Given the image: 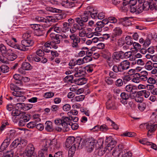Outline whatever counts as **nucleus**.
Listing matches in <instances>:
<instances>
[{"instance_id": "obj_32", "label": "nucleus", "mask_w": 157, "mask_h": 157, "mask_svg": "<svg viewBox=\"0 0 157 157\" xmlns=\"http://www.w3.org/2000/svg\"><path fill=\"white\" fill-rule=\"evenodd\" d=\"M103 142L104 140L103 139L100 138L98 139L96 143L95 147L97 148L102 147Z\"/></svg>"}, {"instance_id": "obj_58", "label": "nucleus", "mask_w": 157, "mask_h": 157, "mask_svg": "<svg viewBox=\"0 0 157 157\" xmlns=\"http://www.w3.org/2000/svg\"><path fill=\"white\" fill-rule=\"evenodd\" d=\"M36 124V121L30 122L27 124L26 126L29 128H33L35 127Z\"/></svg>"}, {"instance_id": "obj_54", "label": "nucleus", "mask_w": 157, "mask_h": 157, "mask_svg": "<svg viewBox=\"0 0 157 157\" xmlns=\"http://www.w3.org/2000/svg\"><path fill=\"white\" fill-rule=\"evenodd\" d=\"M146 104L143 103L139 104L138 105V109L141 111H143L146 108Z\"/></svg>"}, {"instance_id": "obj_42", "label": "nucleus", "mask_w": 157, "mask_h": 157, "mask_svg": "<svg viewBox=\"0 0 157 157\" xmlns=\"http://www.w3.org/2000/svg\"><path fill=\"white\" fill-rule=\"evenodd\" d=\"M126 44L128 45H131L133 44V41L131 36H127L125 38Z\"/></svg>"}, {"instance_id": "obj_43", "label": "nucleus", "mask_w": 157, "mask_h": 157, "mask_svg": "<svg viewBox=\"0 0 157 157\" xmlns=\"http://www.w3.org/2000/svg\"><path fill=\"white\" fill-rule=\"evenodd\" d=\"M77 84L78 85H82L86 83L87 81L84 78L78 79L76 81Z\"/></svg>"}, {"instance_id": "obj_24", "label": "nucleus", "mask_w": 157, "mask_h": 157, "mask_svg": "<svg viewBox=\"0 0 157 157\" xmlns=\"http://www.w3.org/2000/svg\"><path fill=\"white\" fill-rule=\"evenodd\" d=\"M94 67V66L93 65L87 66L83 69L84 72L86 73H90L93 71Z\"/></svg>"}, {"instance_id": "obj_37", "label": "nucleus", "mask_w": 157, "mask_h": 157, "mask_svg": "<svg viewBox=\"0 0 157 157\" xmlns=\"http://www.w3.org/2000/svg\"><path fill=\"white\" fill-rule=\"evenodd\" d=\"M14 79L16 80L17 81V82H16V83L18 84H19L20 85H21L22 84V82L20 80L21 79V75L18 74H15L13 76Z\"/></svg>"}, {"instance_id": "obj_2", "label": "nucleus", "mask_w": 157, "mask_h": 157, "mask_svg": "<svg viewBox=\"0 0 157 157\" xmlns=\"http://www.w3.org/2000/svg\"><path fill=\"white\" fill-rule=\"evenodd\" d=\"M90 17L87 10L85 11L84 14L82 15L81 18L77 17L75 18V21L81 26H83L84 25V23L86 22Z\"/></svg>"}, {"instance_id": "obj_41", "label": "nucleus", "mask_w": 157, "mask_h": 157, "mask_svg": "<svg viewBox=\"0 0 157 157\" xmlns=\"http://www.w3.org/2000/svg\"><path fill=\"white\" fill-rule=\"evenodd\" d=\"M60 35L56 34L55 35L53 39V42L56 44H59L60 43V40L61 39Z\"/></svg>"}, {"instance_id": "obj_29", "label": "nucleus", "mask_w": 157, "mask_h": 157, "mask_svg": "<svg viewBox=\"0 0 157 157\" xmlns=\"http://www.w3.org/2000/svg\"><path fill=\"white\" fill-rule=\"evenodd\" d=\"M136 86L129 84L125 86V90L126 91L131 93L133 92V90L136 89Z\"/></svg>"}, {"instance_id": "obj_35", "label": "nucleus", "mask_w": 157, "mask_h": 157, "mask_svg": "<svg viewBox=\"0 0 157 157\" xmlns=\"http://www.w3.org/2000/svg\"><path fill=\"white\" fill-rule=\"evenodd\" d=\"M152 0H138L140 4H142L143 3V4L145 6V8L147 9H148V6L149 4V2L152 1Z\"/></svg>"}, {"instance_id": "obj_64", "label": "nucleus", "mask_w": 157, "mask_h": 157, "mask_svg": "<svg viewBox=\"0 0 157 157\" xmlns=\"http://www.w3.org/2000/svg\"><path fill=\"white\" fill-rule=\"evenodd\" d=\"M105 81L108 85H111L113 82V81L109 77H108L105 78Z\"/></svg>"}, {"instance_id": "obj_60", "label": "nucleus", "mask_w": 157, "mask_h": 157, "mask_svg": "<svg viewBox=\"0 0 157 157\" xmlns=\"http://www.w3.org/2000/svg\"><path fill=\"white\" fill-rule=\"evenodd\" d=\"M121 99L128 100L129 98V95L125 92L121 93L120 95Z\"/></svg>"}, {"instance_id": "obj_15", "label": "nucleus", "mask_w": 157, "mask_h": 157, "mask_svg": "<svg viewBox=\"0 0 157 157\" xmlns=\"http://www.w3.org/2000/svg\"><path fill=\"white\" fill-rule=\"evenodd\" d=\"M51 140L49 139L44 140L42 141V148L41 149L43 151L48 152V148L49 147H51Z\"/></svg>"}, {"instance_id": "obj_7", "label": "nucleus", "mask_w": 157, "mask_h": 157, "mask_svg": "<svg viewBox=\"0 0 157 157\" xmlns=\"http://www.w3.org/2000/svg\"><path fill=\"white\" fill-rule=\"evenodd\" d=\"M22 112L18 109H15L13 110L11 113L12 116V118L14 122H17V121L21 118Z\"/></svg>"}, {"instance_id": "obj_44", "label": "nucleus", "mask_w": 157, "mask_h": 157, "mask_svg": "<svg viewBox=\"0 0 157 157\" xmlns=\"http://www.w3.org/2000/svg\"><path fill=\"white\" fill-rule=\"evenodd\" d=\"M144 67L146 70L150 71L152 69V63L151 61H148L146 63Z\"/></svg>"}, {"instance_id": "obj_27", "label": "nucleus", "mask_w": 157, "mask_h": 157, "mask_svg": "<svg viewBox=\"0 0 157 157\" xmlns=\"http://www.w3.org/2000/svg\"><path fill=\"white\" fill-rule=\"evenodd\" d=\"M132 81L136 83H138L141 81L138 73H136L134 75L132 79Z\"/></svg>"}, {"instance_id": "obj_34", "label": "nucleus", "mask_w": 157, "mask_h": 157, "mask_svg": "<svg viewBox=\"0 0 157 157\" xmlns=\"http://www.w3.org/2000/svg\"><path fill=\"white\" fill-rule=\"evenodd\" d=\"M20 144L19 139L18 138L17 139L14 140L12 143L10 145V147L12 149L17 147V146Z\"/></svg>"}, {"instance_id": "obj_30", "label": "nucleus", "mask_w": 157, "mask_h": 157, "mask_svg": "<svg viewBox=\"0 0 157 157\" xmlns=\"http://www.w3.org/2000/svg\"><path fill=\"white\" fill-rule=\"evenodd\" d=\"M63 31L66 33L69 30L70 27L71 26L69 23L67 22H64L63 23Z\"/></svg>"}, {"instance_id": "obj_23", "label": "nucleus", "mask_w": 157, "mask_h": 157, "mask_svg": "<svg viewBox=\"0 0 157 157\" xmlns=\"http://www.w3.org/2000/svg\"><path fill=\"white\" fill-rule=\"evenodd\" d=\"M138 94L139 96H143L145 98H147L150 95V92L146 90H142L138 92Z\"/></svg>"}, {"instance_id": "obj_11", "label": "nucleus", "mask_w": 157, "mask_h": 157, "mask_svg": "<svg viewBox=\"0 0 157 157\" xmlns=\"http://www.w3.org/2000/svg\"><path fill=\"white\" fill-rule=\"evenodd\" d=\"M34 150L35 147L32 144H29L27 146L25 154L28 156L35 154L36 153H34Z\"/></svg>"}, {"instance_id": "obj_4", "label": "nucleus", "mask_w": 157, "mask_h": 157, "mask_svg": "<svg viewBox=\"0 0 157 157\" xmlns=\"http://www.w3.org/2000/svg\"><path fill=\"white\" fill-rule=\"evenodd\" d=\"M114 44L111 45V48L113 51H116L118 49V47H121L125 44V41L123 37H120L117 39V41L114 43H112Z\"/></svg>"}, {"instance_id": "obj_39", "label": "nucleus", "mask_w": 157, "mask_h": 157, "mask_svg": "<svg viewBox=\"0 0 157 157\" xmlns=\"http://www.w3.org/2000/svg\"><path fill=\"white\" fill-rule=\"evenodd\" d=\"M9 71V67L6 65H2L0 66V72H2L3 73L7 72Z\"/></svg>"}, {"instance_id": "obj_56", "label": "nucleus", "mask_w": 157, "mask_h": 157, "mask_svg": "<svg viewBox=\"0 0 157 157\" xmlns=\"http://www.w3.org/2000/svg\"><path fill=\"white\" fill-rule=\"evenodd\" d=\"M46 22H44L47 23V22H54L55 21V18L52 16H47L46 17Z\"/></svg>"}, {"instance_id": "obj_51", "label": "nucleus", "mask_w": 157, "mask_h": 157, "mask_svg": "<svg viewBox=\"0 0 157 157\" xmlns=\"http://www.w3.org/2000/svg\"><path fill=\"white\" fill-rule=\"evenodd\" d=\"M74 78L73 75H69L66 76L64 78V82H71Z\"/></svg>"}, {"instance_id": "obj_33", "label": "nucleus", "mask_w": 157, "mask_h": 157, "mask_svg": "<svg viewBox=\"0 0 157 157\" xmlns=\"http://www.w3.org/2000/svg\"><path fill=\"white\" fill-rule=\"evenodd\" d=\"M98 149V155L99 156H102L105 152L107 148L105 147L103 148V147H100Z\"/></svg>"}, {"instance_id": "obj_57", "label": "nucleus", "mask_w": 157, "mask_h": 157, "mask_svg": "<svg viewBox=\"0 0 157 157\" xmlns=\"http://www.w3.org/2000/svg\"><path fill=\"white\" fill-rule=\"evenodd\" d=\"M13 90L14 91L13 93V95L16 97H21L22 95V93L19 91L17 90L16 88L13 89Z\"/></svg>"}, {"instance_id": "obj_28", "label": "nucleus", "mask_w": 157, "mask_h": 157, "mask_svg": "<svg viewBox=\"0 0 157 157\" xmlns=\"http://www.w3.org/2000/svg\"><path fill=\"white\" fill-rule=\"evenodd\" d=\"M145 6H144V4L142 5H138L136 8V13H141L144 10H147L149 9H147L145 7Z\"/></svg>"}, {"instance_id": "obj_10", "label": "nucleus", "mask_w": 157, "mask_h": 157, "mask_svg": "<svg viewBox=\"0 0 157 157\" xmlns=\"http://www.w3.org/2000/svg\"><path fill=\"white\" fill-rule=\"evenodd\" d=\"M5 54L7 56V59L9 61H13L17 57V55L11 49L8 48Z\"/></svg>"}, {"instance_id": "obj_9", "label": "nucleus", "mask_w": 157, "mask_h": 157, "mask_svg": "<svg viewBox=\"0 0 157 157\" xmlns=\"http://www.w3.org/2000/svg\"><path fill=\"white\" fill-rule=\"evenodd\" d=\"M71 123H63L61 126L56 127L55 129L56 131L60 132L62 130L64 132H67L69 131L71 128Z\"/></svg>"}, {"instance_id": "obj_1", "label": "nucleus", "mask_w": 157, "mask_h": 157, "mask_svg": "<svg viewBox=\"0 0 157 157\" xmlns=\"http://www.w3.org/2000/svg\"><path fill=\"white\" fill-rule=\"evenodd\" d=\"M81 139L79 137H77L75 138L74 136L69 137L66 140L65 146L67 148L71 147L68 151V155L72 157L74 154L76 148H78L79 146Z\"/></svg>"}, {"instance_id": "obj_47", "label": "nucleus", "mask_w": 157, "mask_h": 157, "mask_svg": "<svg viewBox=\"0 0 157 157\" xmlns=\"http://www.w3.org/2000/svg\"><path fill=\"white\" fill-rule=\"evenodd\" d=\"M66 16V15L65 13H58L56 14L55 18L57 20H59L64 19L65 18Z\"/></svg>"}, {"instance_id": "obj_3", "label": "nucleus", "mask_w": 157, "mask_h": 157, "mask_svg": "<svg viewBox=\"0 0 157 157\" xmlns=\"http://www.w3.org/2000/svg\"><path fill=\"white\" fill-rule=\"evenodd\" d=\"M122 33V31L120 27H116L115 28L113 31L112 34L111 36L110 42L112 43H114L116 42L117 38L120 36Z\"/></svg>"}, {"instance_id": "obj_17", "label": "nucleus", "mask_w": 157, "mask_h": 157, "mask_svg": "<svg viewBox=\"0 0 157 157\" xmlns=\"http://www.w3.org/2000/svg\"><path fill=\"white\" fill-rule=\"evenodd\" d=\"M97 142V140L94 139H92L90 140L87 143V146H86L88 147V150L90 151H91L95 147L96 143Z\"/></svg>"}, {"instance_id": "obj_18", "label": "nucleus", "mask_w": 157, "mask_h": 157, "mask_svg": "<svg viewBox=\"0 0 157 157\" xmlns=\"http://www.w3.org/2000/svg\"><path fill=\"white\" fill-rule=\"evenodd\" d=\"M138 73L141 81L145 82L148 79V73L147 71H143Z\"/></svg>"}, {"instance_id": "obj_21", "label": "nucleus", "mask_w": 157, "mask_h": 157, "mask_svg": "<svg viewBox=\"0 0 157 157\" xmlns=\"http://www.w3.org/2000/svg\"><path fill=\"white\" fill-rule=\"evenodd\" d=\"M45 129L48 132H52L53 130L52 122L50 121H47L45 124Z\"/></svg>"}, {"instance_id": "obj_14", "label": "nucleus", "mask_w": 157, "mask_h": 157, "mask_svg": "<svg viewBox=\"0 0 157 157\" xmlns=\"http://www.w3.org/2000/svg\"><path fill=\"white\" fill-rule=\"evenodd\" d=\"M34 41L31 39H25L22 40L21 41V44L22 45L25 47V48H26L27 49V50H28V48H27L26 47H29L33 46L34 44ZM23 48L21 47V48ZM23 48H24V47Z\"/></svg>"}, {"instance_id": "obj_49", "label": "nucleus", "mask_w": 157, "mask_h": 157, "mask_svg": "<svg viewBox=\"0 0 157 157\" xmlns=\"http://www.w3.org/2000/svg\"><path fill=\"white\" fill-rule=\"evenodd\" d=\"M132 44L134 47V49H135V51L136 52H137L140 49L141 46L139 43L135 42L133 43Z\"/></svg>"}, {"instance_id": "obj_53", "label": "nucleus", "mask_w": 157, "mask_h": 157, "mask_svg": "<svg viewBox=\"0 0 157 157\" xmlns=\"http://www.w3.org/2000/svg\"><path fill=\"white\" fill-rule=\"evenodd\" d=\"M54 123L56 125L58 126H61L63 123L62 119L58 118L55 120Z\"/></svg>"}, {"instance_id": "obj_22", "label": "nucleus", "mask_w": 157, "mask_h": 157, "mask_svg": "<svg viewBox=\"0 0 157 157\" xmlns=\"http://www.w3.org/2000/svg\"><path fill=\"white\" fill-rule=\"evenodd\" d=\"M147 129L148 130L149 132L152 133L154 132L157 128V124H155L153 125L149 124H146Z\"/></svg>"}, {"instance_id": "obj_50", "label": "nucleus", "mask_w": 157, "mask_h": 157, "mask_svg": "<svg viewBox=\"0 0 157 157\" xmlns=\"http://www.w3.org/2000/svg\"><path fill=\"white\" fill-rule=\"evenodd\" d=\"M46 9L47 10L52 13H58L60 10L59 9L50 7H47Z\"/></svg>"}, {"instance_id": "obj_13", "label": "nucleus", "mask_w": 157, "mask_h": 157, "mask_svg": "<svg viewBox=\"0 0 157 157\" xmlns=\"http://www.w3.org/2000/svg\"><path fill=\"white\" fill-rule=\"evenodd\" d=\"M73 73L75 77H78L84 74V70L80 67H76L73 69Z\"/></svg>"}, {"instance_id": "obj_26", "label": "nucleus", "mask_w": 157, "mask_h": 157, "mask_svg": "<svg viewBox=\"0 0 157 157\" xmlns=\"http://www.w3.org/2000/svg\"><path fill=\"white\" fill-rule=\"evenodd\" d=\"M149 4L148 6V9L152 10L155 9L157 10V0H152V1L149 2Z\"/></svg>"}, {"instance_id": "obj_12", "label": "nucleus", "mask_w": 157, "mask_h": 157, "mask_svg": "<svg viewBox=\"0 0 157 157\" xmlns=\"http://www.w3.org/2000/svg\"><path fill=\"white\" fill-rule=\"evenodd\" d=\"M5 42L8 45L14 48L17 49L22 51H26L27 50V49L26 48H21L20 46L13 43L9 39L5 40Z\"/></svg>"}, {"instance_id": "obj_48", "label": "nucleus", "mask_w": 157, "mask_h": 157, "mask_svg": "<svg viewBox=\"0 0 157 157\" xmlns=\"http://www.w3.org/2000/svg\"><path fill=\"white\" fill-rule=\"evenodd\" d=\"M48 152L43 151L42 149L39 151L38 157H47Z\"/></svg>"}, {"instance_id": "obj_5", "label": "nucleus", "mask_w": 157, "mask_h": 157, "mask_svg": "<svg viewBox=\"0 0 157 157\" xmlns=\"http://www.w3.org/2000/svg\"><path fill=\"white\" fill-rule=\"evenodd\" d=\"M32 67L30 64L27 62H23L21 67L18 69L19 73L22 75L26 74V71H29L32 69Z\"/></svg>"}, {"instance_id": "obj_55", "label": "nucleus", "mask_w": 157, "mask_h": 157, "mask_svg": "<svg viewBox=\"0 0 157 157\" xmlns=\"http://www.w3.org/2000/svg\"><path fill=\"white\" fill-rule=\"evenodd\" d=\"M85 97V96L84 95H81L78 96H75V100L76 102H80L83 101Z\"/></svg>"}, {"instance_id": "obj_45", "label": "nucleus", "mask_w": 157, "mask_h": 157, "mask_svg": "<svg viewBox=\"0 0 157 157\" xmlns=\"http://www.w3.org/2000/svg\"><path fill=\"white\" fill-rule=\"evenodd\" d=\"M123 20H124L123 24L125 26H129L131 25V21L129 20L128 17H124L123 18Z\"/></svg>"}, {"instance_id": "obj_62", "label": "nucleus", "mask_w": 157, "mask_h": 157, "mask_svg": "<svg viewBox=\"0 0 157 157\" xmlns=\"http://www.w3.org/2000/svg\"><path fill=\"white\" fill-rule=\"evenodd\" d=\"M67 8H71L74 6L75 3L73 0H68Z\"/></svg>"}, {"instance_id": "obj_19", "label": "nucleus", "mask_w": 157, "mask_h": 157, "mask_svg": "<svg viewBox=\"0 0 157 157\" xmlns=\"http://www.w3.org/2000/svg\"><path fill=\"white\" fill-rule=\"evenodd\" d=\"M124 72V71L129 68L130 63L127 60H124L120 63Z\"/></svg>"}, {"instance_id": "obj_8", "label": "nucleus", "mask_w": 157, "mask_h": 157, "mask_svg": "<svg viewBox=\"0 0 157 157\" xmlns=\"http://www.w3.org/2000/svg\"><path fill=\"white\" fill-rule=\"evenodd\" d=\"M123 147L122 144H119L114 149L112 152V155L114 157L120 156L123 153Z\"/></svg>"}, {"instance_id": "obj_25", "label": "nucleus", "mask_w": 157, "mask_h": 157, "mask_svg": "<svg viewBox=\"0 0 157 157\" xmlns=\"http://www.w3.org/2000/svg\"><path fill=\"white\" fill-rule=\"evenodd\" d=\"M33 34L32 31L28 30L24 33L22 36L23 38L25 39H30L32 37Z\"/></svg>"}, {"instance_id": "obj_16", "label": "nucleus", "mask_w": 157, "mask_h": 157, "mask_svg": "<svg viewBox=\"0 0 157 157\" xmlns=\"http://www.w3.org/2000/svg\"><path fill=\"white\" fill-rule=\"evenodd\" d=\"M123 53L124 52L122 51L114 52L112 55L113 59L116 62H119L121 57V55H123Z\"/></svg>"}, {"instance_id": "obj_40", "label": "nucleus", "mask_w": 157, "mask_h": 157, "mask_svg": "<svg viewBox=\"0 0 157 157\" xmlns=\"http://www.w3.org/2000/svg\"><path fill=\"white\" fill-rule=\"evenodd\" d=\"M80 42V39H77L76 40L73 41L71 44V46L73 48H75L76 49H78L79 46L78 43Z\"/></svg>"}, {"instance_id": "obj_59", "label": "nucleus", "mask_w": 157, "mask_h": 157, "mask_svg": "<svg viewBox=\"0 0 157 157\" xmlns=\"http://www.w3.org/2000/svg\"><path fill=\"white\" fill-rule=\"evenodd\" d=\"M8 49L3 44H0V50L2 53L5 54Z\"/></svg>"}, {"instance_id": "obj_52", "label": "nucleus", "mask_w": 157, "mask_h": 157, "mask_svg": "<svg viewBox=\"0 0 157 157\" xmlns=\"http://www.w3.org/2000/svg\"><path fill=\"white\" fill-rule=\"evenodd\" d=\"M71 28L76 31L77 30L80 31L83 29V26H81L78 24V25L77 24H74L73 26Z\"/></svg>"}, {"instance_id": "obj_6", "label": "nucleus", "mask_w": 157, "mask_h": 157, "mask_svg": "<svg viewBox=\"0 0 157 157\" xmlns=\"http://www.w3.org/2000/svg\"><path fill=\"white\" fill-rule=\"evenodd\" d=\"M105 141L107 145L106 148L109 151H111L116 144V142L111 136L107 137Z\"/></svg>"}, {"instance_id": "obj_31", "label": "nucleus", "mask_w": 157, "mask_h": 157, "mask_svg": "<svg viewBox=\"0 0 157 157\" xmlns=\"http://www.w3.org/2000/svg\"><path fill=\"white\" fill-rule=\"evenodd\" d=\"M45 29L42 27L39 29L36 30L35 32V33L36 35L38 36H42L44 33Z\"/></svg>"}, {"instance_id": "obj_61", "label": "nucleus", "mask_w": 157, "mask_h": 157, "mask_svg": "<svg viewBox=\"0 0 157 157\" xmlns=\"http://www.w3.org/2000/svg\"><path fill=\"white\" fill-rule=\"evenodd\" d=\"M80 111L83 114H85L86 116H90V111L86 109L81 108Z\"/></svg>"}, {"instance_id": "obj_36", "label": "nucleus", "mask_w": 157, "mask_h": 157, "mask_svg": "<svg viewBox=\"0 0 157 157\" xmlns=\"http://www.w3.org/2000/svg\"><path fill=\"white\" fill-rule=\"evenodd\" d=\"M50 146L51 148H54L55 147H59V145L57 142V139H54L51 140Z\"/></svg>"}, {"instance_id": "obj_38", "label": "nucleus", "mask_w": 157, "mask_h": 157, "mask_svg": "<svg viewBox=\"0 0 157 157\" xmlns=\"http://www.w3.org/2000/svg\"><path fill=\"white\" fill-rule=\"evenodd\" d=\"M23 114L22 115H21V116L22 117V120L25 121V122L28 121L30 118V116L29 114H26L25 112H22Z\"/></svg>"}, {"instance_id": "obj_46", "label": "nucleus", "mask_w": 157, "mask_h": 157, "mask_svg": "<svg viewBox=\"0 0 157 157\" xmlns=\"http://www.w3.org/2000/svg\"><path fill=\"white\" fill-rule=\"evenodd\" d=\"M117 73L113 71H110L109 72V75L112 79L115 80L118 78V75Z\"/></svg>"}, {"instance_id": "obj_63", "label": "nucleus", "mask_w": 157, "mask_h": 157, "mask_svg": "<svg viewBox=\"0 0 157 157\" xmlns=\"http://www.w3.org/2000/svg\"><path fill=\"white\" fill-rule=\"evenodd\" d=\"M147 82L151 85H154L156 83V80L153 78L152 77H149L148 78V79L147 80Z\"/></svg>"}, {"instance_id": "obj_20", "label": "nucleus", "mask_w": 157, "mask_h": 157, "mask_svg": "<svg viewBox=\"0 0 157 157\" xmlns=\"http://www.w3.org/2000/svg\"><path fill=\"white\" fill-rule=\"evenodd\" d=\"M112 70L116 73H125L124 72L120 63L118 64L114 65L112 68Z\"/></svg>"}]
</instances>
